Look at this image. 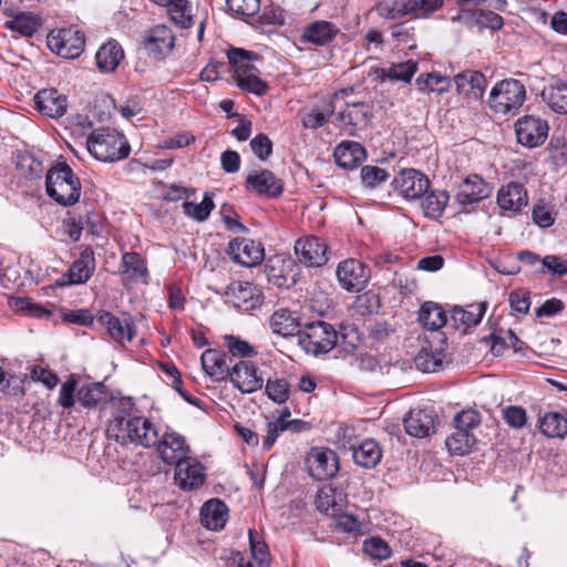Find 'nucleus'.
<instances>
[{
	"mask_svg": "<svg viewBox=\"0 0 567 567\" xmlns=\"http://www.w3.org/2000/svg\"><path fill=\"white\" fill-rule=\"evenodd\" d=\"M132 398H120L112 403V417L106 425V434L118 443H132L151 449L158 443V431L153 422L142 415H134Z\"/></svg>",
	"mask_w": 567,
	"mask_h": 567,
	"instance_id": "obj_1",
	"label": "nucleus"
},
{
	"mask_svg": "<svg viewBox=\"0 0 567 567\" xmlns=\"http://www.w3.org/2000/svg\"><path fill=\"white\" fill-rule=\"evenodd\" d=\"M86 150L97 161L117 162L130 155L131 146L117 131L97 128L87 136Z\"/></svg>",
	"mask_w": 567,
	"mask_h": 567,
	"instance_id": "obj_2",
	"label": "nucleus"
},
{
	"mask_svg": "<svg viewBox=\"0 0 567 567\" xmlns=\"http://www.w3.org/2000/svg\"><path fill=\"white\" fill-rule=\"evenodd\" d=\"M49 197L63 206H72L81 197V182L71 167L61 163L49 169L45 177Z\"/></svg>",
	"mask_w": 567,
	"mask_h": 567,
	"instance_id": "obj_3",
	"label": "nucleus"
},
{
	"mask_svg": "<svg viewBox=\"0 0 567 567\" xmlns=\"http://www.w3.org/2000/svg\"><path fill=\"white\" fill-rule=\"evenodd\" d=\"M526 90L520 81L507 79L497 82L488 96L489 109L496 114L515 113L525 102Z\"/></svg>",
	"mask_w": 567,
	"mask_h": 567,
	"instance_id": "obj_4",
	"label": "nucleus"
},
{
	"mask_svg": "<svg viewBox=\"0 0 567 567\" xmlns=\"http://www.w3.org/2000/svg\"><path fill=\"white\" fill-rule=\"evenodd\" d=\"M338 341V334L333 327L324 321L307 324L299 334V344L302 349L315 355L328 353Z\"/></svg>",
	"mask_w": 567,
	"mask_h": 567,
	"instance_id": "obj_5",
	"label": "nucleus"
},
{
	"mask_svg": "<svg viewBox=\"0 0 567 567\" xmlns=\"http://www.w3.org/2000/svg\"><path fill=\"white\" fill-rule=\"evenodd\" d=\"M85 45L84 33L72 28L59 29L48 35V47L64 59H75L81 55Z\"/></svg>",
	"mask_w": 567,
	"mask_h": 567,
	"instance_id": "obj_6",
	"label": "nucleus"
},
{
	"mask_svg": "<svg viewBox=\"0 0 567 567\" xmlns=\"http://www.w3.org/2000/svg\"><path fill=\"white\" fill-rule=\"evenodd\" d=\"M230 383L243 394H250L262 389L265 380L256 363L239 360L228 371Z\"/></svg>",
	"mask_w": 567,
	"mask_h": 567,
	"instance_id": "obj_7",
	"label": "nucleus"
},
{
	"mask_svg": "<svg viewBox=\"0 0 567 567\" xmlns=\"http://www.w3.org/2000/svg\"><path fill=\"white\" fill-rule=\"evenodd\" d=\"M309 475L317 481L332 478L339 471V458L334 451L328 447H312L306 456Z\"/></svg>",
	"mask_w": 567,
	"mask_h": 567,
	"instance_id": "obj_8",
	"label": "nucleus"
},
{
	"mask_svg": "<svg viewBox=\"0 0 567 567\" xmlns=\"http://www.w3.org/2000/svg\"><path fill=\"white\" fill-rule=\"evenodd\" d=\"M547 122L538 116L524 115L515 122L517 142L528 148L540 146L548 136Z\"/></svg>",
	"mask_w": 567,
	"mask_h": 567,
	"instance_id": "obj_9",
	"label": "nucleus"
},
{
	"mask_svg": "<svg viewBox=\"0 0 567 567\" xmlns=\"http://www.w3.org/2000/svg\"><path fill=\"white\" fill-rule=\"evenodd\" d=\"M154 447L159 458L167 465H175L190 453L186 439L172 429H166L162 435L158 434V443Z\"/></svg>",
	"mask_w": 567,
	"mask_h": 567,
	"instance_id": "obj_10",
	"label": "nucleus"
},
{
	"mask_svg": "<svg viewBox=\"0 0 567 567\" xmlns=\"http://www.w3.org/2000/svg\"><path fill=\"white\" fill-rule=\"evenodd\" d=\"M457 7L460 10L456 16L452 17V22L462 23L467 28L478 27L493 31L499 30L504 24L503 18L492 10H483L474 6Z\"/></svg>",
	"mask_w": 567,
	"mask_h": 567,
	"instance_id": "obj_11",
	"label": "nucleus"
},
{
	"mask_svg": "<svg viewBox=\"0 0 567 567\" xmlns=\"http://www.w3.org/2000/svg\"><path fill=\"white\" fill-rule=\"evenodd\" d=\"M225 302L237 309L249 311L262 301V295L256 286L248 281H233L224 292Z\"/></svg>",
	"mask_w": 567,
	"mask_h": 567,
	"instance_id": "obj_12",
	"label": "nucleus"
},
{
	"mask_svg": "<svg viewBox=\"0 0 567 567\" xmlns=\"http://www.w3.org/2000/svg\"><path fill=\"white\" fill-rule=\"evenodd\" d=\"M265 270L268 280L279 288H290L298 280V266L290 257L275 256L268 259Z\"/></svg>",
	"mask_w": 567,
	"mask_h": 567,
	"instance_id": "obj_13",
	"label": "nucleus"
},
{
	"mask_svg": "<svg viewBox=\"0 0 567 567\" xmlns=\"http://www.w3.org/2000/svg\"><path fill=\"white\" fill-rule=\"evenodd\" d=\"M394 189L406 199L420 198L430 186L426 175L414 168L402 169L392 181Z\"/></svg>",
	"mask_w": 567,
	"mask_h": 567,
	"instance_id": "obj_14",
	"label": "nucleus"
},
{
	"mask_svg": "<svg viewBox=\"0 0 567 567\" xmlns=\"http://www.w3.org/2000/svg\"><path fill=\"white\" fill-rule=\"evenodd\" d=\"M97 321L106 330L110 338L121 346L131 342L135 337V326L128 315L117 318L109 311H101L97 315Z\"/></svg>",
	"mask_w": 567,
	"mask_h": 567,
	"instance_id": "obj_15",
	"label": "nucleus"
},
{
	"mask_svg": "<svg viewBox=\"0 0 567 567\" xmlns=\"http://www.w3.org/2000/svg\"><path fill=\"white\" fill-rule=\"evenodd\" d=\"M337 277L340 286L347 291H360L364 289L369 280L367 267L357 259H346L337 268Z\"/></svg>",
	"mask_w": 567,
	"mask_h": 567,
	"instance_id": "obj_16",
	"label": "nucleus"
},
{
	"mask_svg": "<svg viewBox=\"0 0 567 567\" xmlns=\"http://www.w3.org/2000/svg\"><path fill=\"white\" fill-rule=\"evenodd\" d=\"M295 252L299 261L308 267H321L328 261V246L316 236L298 239L295 244Z\"/></svg>",
	"mask_w": 567,
	"mask_h": 567,
	"instance_id": "obj_17",
	"label": "nucleus"
},
{
	"mask_svg": "<svg viewBox=\"0 0 567 567\" xmlns=\"http://www.w3.org/2000/svg\"><path fill=\"white\" fill-rule=\"evenodd\" d=\"M121 281L128 287L135 284L148 285L150 275L145 259L135 251L122 254L120 264Z\"/></svg>",
	"mask_w": 567,
	"mask_h": 567,
	"instance_id": "obj_18",
	"label": "nucleus"
},
{
	"mask_svg": "<svg viewBox=\"0 0 567 567\" xmlns=\"http://www.w3.org/2000/svg\"><path fill=\"white\" fill-rule=\"evenodd\" d=\"M144 48L155 59H164L175 45L173 31L165 24H157L145 32Z\"/></svg>",
	"mask_w": 567,
	"mask_h": 567,
	"instance_id": "obj_19",
	"label": "nucleus"
},
{
	"mask_svg": "<svg viewBox=\"0 0 567 567\" xmlns=\"http://www.w3.org/2000/svg\"><path fill=\"white\" fill-rule=\"evenodd\" d=\"M206 478L205 468L195 457L187 456L175 464V483L184 491L199 488Z\"/></svg>",
	"mask_w": 567,
	"mask_h": 567,
	"instance_id": "obj_20",
	"label": "nucleus"
},
{
	"mask_svg": "<svg viewBox=\"0 0 567 567\" xmlns=\"http://www.w3.org/2000/svg\"><path fill=\"white\" fill-rule=\"evenodd\" d=\"M227 252L233 261L245 267L259 265L265 256L261 245L249 238L233 239Z\"/></svg>",
	"mask_w": 567,
	"mask_h": 567,
	"instance_id": "obj_21",
	"label": "nucleus"
},
{
	"mask_svg": "<svg viewBox=\"0 0 567 567\" xmlns=\"http://www.w3.org/2000/svg\"><path fill=\"white\" fill-rule=\"evenodd\" d=\"M245 187L248 192L267 198H276L282 194L284 183L271 171L262 169L246 177Z\"/></svg>",
	"mask_w": 567,
	"mask_h": 567,
	"instance_id": "obj_22",
	"label": "nucleus"
},
{
	"mask_svg": "<svg viewBox=\"0 0 567 567\" xmlns=\"http://www.w3.org/2000/svg\"><path fill=\"white\" fill-rule=\"evenodd\" d=\"M371 118V111L365 103H353L347 105L337 116V123L347 135H355L360 130L368 126Z\"/></svg>",
	"mask_w": 567,
	"mask_h": 567,
	"instance_id": "obj_23",
	"label": "nucleus"
},
{
	"mask_svg": "<svg viewBox=\"0 0 567 567\" xmlns=\"http://www.w3.org/2000/svg\"><path fill=\"white\" fill-rule=\"evenodd\" d=\"M491 193V186L481 176L473 174L462 181L455 199L460 205L466 206L487 198Z\"/></svg>",
	"mask_w": 567,
	"mask_h": 567,
	"instance_id": "obj_24",
	"label": "nucleus"
},
{
	"mask_svg": "<svg viewBox=\"0 0 567 567\" xmlns=\"http://www.w3.org/2000/svg\"><path fill=\"white\" fill-rule=\"evenodd\" d=\"M456 91L467 101H478L486 89V78L478 71L467 70L454 76Z\"/></svg>",
	"mask_w": 567,
	"mask_h": 567,
	"instance_id": "obj_25",
	"label": "nucleus"
},
{
	"mask_svg": "<svg viewBox=\"0 0 567 567\" xmlns=\"http://www.w3.org/2000/svg\"><path fill=\"white\" fill-rule=\"evenodd\" d=\"M528 203L525 187L519 183L503 185L497 193V205L502 212L517 213Z\"/></svg>",
	"mask_w": 567,
	"mask_h": 567,
	"instance_id": "obj_26",
	"label": "nucleus"
},
{
	"mask_svg": "<svg viewBox=\"0 0 567 567\" xmlns=\"http://www.w3.org/2000/svg\"><path fill=\"white\" fill-rule=\"evenodd\" d=\"M339 32V28L332 22L318 20L303 28L300 41L322 47L333 41Z\"/></svg>",
	"mask_w": 567,
	"mask_h": 567,
	"instance_id": "obj_27",
	"label": "nucleus"
},
{
	"mask_svg": "<svg viewBox=\"0 0 567 567\" xmlns=\"http://www.w3.org/2000/svg\"><path fill=\"white\" fill-rule=\"evenodd\" d=\"M37 109L47 116L60 117L66 111V99L56 90L39 91L34 96Z\"/></svg>",
	"mask_w": 567,
	"mask_h": 567,
	"instance_id": "obj_28",
	"label": "nucleus"
},
{
	"mask_svg": "<svg viewBox=\"0 0 567 567\" xmlns=\"http://www.w3.org/2000/svg\"><path fill=\"white\" fill-rule=\"evenodd\" d=\"M94 270V251L92 248L86 247L68 270V282L70 285L85 284L92 277Z\"/></svg>",
	"mask_w": 567,
	"mask_h": 567,
	"instance_id": "obj_29",
	"label": "nucleus"
},
{
	"mask_svg": "<svg viewBox=\"0 0 567 567\" xmlns=\"http://www.w3.org/2000/svg\"><path fill=\"white\" fill-rule=\"evenodd\" d=\"M404 427L409 435L425 437L434 432V415L429 410H412L404 419Z\"/></svg>",
	"mask_w": 567,
	"mask_h": 567,
	"instance_id": "obj_30",
	"label": "nucleus"
},
{
	"mask_svg": "<svg viewBox=\"0 0 567 567\" xmlns=\"http://www.w3.org/2000/svg\"><path fill=\"white\" fill-rule=\"evenodd\" d=\"M227 518V506L220 499H209L203 505L200 509V522L207 529L219 530L224 528Z\"/></svg>",
	"mask_w": 567,
	"mask_h": 567,
	"instance_id": "obj_31",
	"label": "nucleus"
},
{
	"mask_svg": "<svg viewBox=\"0 0 567 567\" xmlns=\"http://www.w3.org/2000/svg\"><path fill=\"white\" fill-rule=\"evenodd\" d=\"M336 110L333 99L324 101L321 105L305 109L299 112L302 126L316 130L327 124Z\"/></svg>",
	"mask_w": 567,
	"mask_h": 567,
	"instance_id": "obj_32",
	"label": "nucleus"
},
{
	"mask_svg": "<svg viewBox=\"0 0 567 567\" xmlns=\"http://www.w3.org/2000/svg\"><path fill=\"white\" fill-rule=\"evenodd\" d=\"M336 163L343 168L352 169L365 159V150L358 142L344 141L333 153Z\"/></svg>",
	"mask_w": 567,
	"mask_h": 567,
	"instance_id": "obj_33",
	"label": "nucleus"
},
{
	"mask_svg": "<svg viewBox=\"0 0 567 567\" xmlns=\"http://www.w3.org/2000/svg\"><path fill=\"white\" fill-rule=\"evenodd\" d=\"M123 58L124 51L115 40L101 45L95 54L96 65L104 73L115 71Z\"/></svg>",
	"mask_w": 567,
	"mask_h": 567,
	"instance_id": "obj_34",
	"label": "nucleus"
},
{
	"mask_svg": "<svg viewBox=\"0 0 567 567\" xmlns=\"http://www.w3.org/2000/svg\"><path fill=\"white\" fill-rule=\"evenodd\" d=\"M200 362L205 373L216 381L224 380L228 375L229 368L226 364V355L219 350H205L202 353Z\"/></svg>",
	"mask_w": 567,
	"mask_h": 567,
	"instance_id": "obj_35",
	"label": "nucleus"
},
{
	"mask_svg": "<svg viewBox=\"0 0 567 567\" xmlns=\"http://www.w3.org/2000/svg\"><path fill=\"white\" fill-rule=\"evenodd\" d=\"M274 333L282 337L293 336L299 331V320L295 312L287 308L276 310L269 320Z\"/></svg>",
	"mask_w": 567,
	"mask_h": 567,
	"instance_id": "obj_36",
	"label": "nucleus"
},
{
	"mask_svg": "<svg viewBox=\"0 0 567 567\" xmlns=\"http://www.w3.org/2000/svg\"><path fill=\"white\" fill-rule=\"evenodd\" d=\"M486 303H472L466 306V308L455 307L452 310V320L454 321L456 328L463 327L464 330L467 328H472L477 326L483 316L486 312Z\"/></svg>",
	"mask_w": 567,
	"mask_h": 567,
	"instance_id": "obj_37",
	"label": "nucleus"
},
{
	"mask_svg": "<svg viewBox=\"0 0 567 567\" xmlns=\"http://www.w3.org/2000/svg\"><path fill=\"white\" fill-rule=\"evenodd\" d=\"M352 456L359 466L373 468L382 458V450L377 441L364 440L360 445L353 447Z\"/></svg>",
	"mask_w": 567,
	"mask_h": 567,
	"instance_id": "obj_38",
	"label": "nucleus"
},
{
	"mask_svg": "<svg viewBox=\"0 0 567 567\" xmlns=\"http://www.w3.org/2000/svg\"><path fill=\"white\" fill-rule=\"evenodd\" d=\"M342 494L332 485H323L317 492L315 504L318 511L327 515H337L341 511Z\"/></svg>",
	"mask_w": 567,
	"mask_h": 567,
	"instance_id": "obj_39",
	"label": "nucleus"
},
{
	"mask_svg": "<svg viewBox=\"0 0 567 567\" xmlns=\"http://www.w3.org/2000/svg\"><path fill=\"white\" fill-rule=\"evenodd\" d=\"M542 434L550 439H564L567 435V417L558 412H547L538 420Z\"/></svg>",
	"mask_w": 567,
	"mask_h": 567,
	"instance_id": "obj_40",
	"label": "nucleus"
},
{
	"mask_svg": "<svg viewBox=\"0 0 567 567\" xmlns=\"http://www.w3.org/2000/svg\"><path fill=\"white\" fill-rule=\"evenodd\" d=\"M544 102L556 113H567V83L557 81L542 92Z\"/></svg>",
	"mask_w": 567,
	"mask_h": 567,
	"instance_id": "obj_41",
	"label": "nucleus"
},
{
	"mask_svg": "<svg viewBox=\"0 0 567 567\" xmlns=\"http://www.w3.org/2000/svg\"><path fill=\"white\" fill-rule=\"evenodd\" d=\"M76 398L82 406L96 408L106 400V386L101 382L84 383L78 389Z\"/></svg>",
	"mask_w": 567,
	"mask_h": 567,
	"instance_id": "obj_42",
	"label": "nucleus"
},
{
	"mask_svg": "<svg viewBox=\"0 0 567 567\" xmlns=\"http://www.w3.org/2000/svg\"><path fill=\"white\" fill-rule=\"evenodd\" d=\"M419 321L429 330H437L446 323V313L439 303L427 301L419 311Z\"/></svg>",
	"mask_w": 567,
	"mask_h": 567,
	"instance_id": "obj_43",
	"label": "nucleus"
},
{
	"mask_svg": "<svg viewBox=\"0 0 567 567\" xmlns=\"http://www.w3.org/2000/svg\"><path fill=\"white\" fill-rule=\"evenodd\" d=\"M169 20L182 29H188L194 24L189 0H171L166 4Z\"/></svg>",
	"mask_w": 567,
	"mask_h": 567,
	"instance_id": "obj_44",
	"label": "nucleus"
},
{
	"mask_svg": "<svg viewBox=\"0 0 567 567\" xmlns=\"http://www.w3.org/2000/svg\"><path fill=\"white\" fill-rule=\"evenodd\" d=\"M449 200L450 195L446 190H432L422 200L421 208L427 218L437 219L442 216Z\"/></svg>",
	"mask_w": 567,
	"mask_h": 567,
	"instance_id": "obj_45",
	"label": "nucleus"
},
{
	"mask_svg": "<svg viewBox=\"0 0 567 567\" xmlns=\"http://www.w3.org/2000/svg\"><path fill=\"white\" fill-rule=\"evenodd\" d=\"M4 27L21 35L32 37L38 31L40 23L35 16L29 12H21L11 20L6 21Z\"/></svg>",
	"mask_w": 567,
	"mask_h": 567,
	"instance_id": "obj_46",
	"label": "nucleus"
},
{
	"mask_svg": "<svg viewBox=\"0 0 567 567\" xmlns=\"http://www.w3.org/2000/svg\"><path fill=\"white\" fill-rule=\"evenodd\" d=\"M184 214L195 221L203 223L208 219L210 213L215 208L213 197L209 193H205L203 200L197 204L194 202H184L182 204Z\"/></svg>",
	"mask_w": 567,
	"mask_h": 567,
	"instance_id": "obj_47",
	"label": "nucleus"
},
{
	"mask_svg": "<svg viewBox=\"0 0 567 567\" xmlns=\"http://www.w3.org/2000/svg\"><path fill=\"white\" fill-rule=\"evenodd\" d=\"M228 60L234 71L235 81L256 70L251 64V53L246 50L231 49L228 52Z\"/></svg>",
	"mask_w": 567,
	"mask_h": 567,
	"instance_id": "obj_48",
	"label": "nucleus"
},
{
	"mask_svg": "<svg viewBox=\"0 0 567 567\" xmlns=\"http://www.w3.org/2000/svg\"><path fill=\"white\" fill-rule=\"evenodd\" d=\"M475 443L473 433L455 430L445 441L447 450L452 454L464 455L468 453Z\"/></svg>",
	"mask_w": 567,
	"mask_h": 567,
	"instance_id": "obj_49",
	"label": "nucleus"
},
{
	"mask_svg": "<svg viewBox=\"0 0 567 567\" xmlns=\"http://www.w3.org/2000/svg\"><path fill=\"white\" fill-rule=\"evenodd\" d=\"M265 385V393L275 403L282 404L289 400L290 382L285 378L268 379Z\"/></svg>",
	"mask_w": 567,
	"mask_h": 567,
	"instance_id": "obj_50",
	"label": "nucleus"
},
{
	"mask_svg": "<svg viewBox=\"0 0 567 567\" xmlns=\"http://www.w3.org/2000/svg\"><path fill=\"white\" fill-rule=\"evenodd\" d=\"M417 71V63L406 60L400 63H392L388 69L382 70V76L393 81L410 82Z\"/></svg>",
	"mask_w": 567,
	"mask_h": 567,
	"instance_id": "obj_51",
	"label": "nucleus"
},
{
	"mask_svg": "<svg viewBox=\"0 0 567 567\" xmlns=\"http://www.w3.org/2000/svg\"><path fill=\"white\" fill-rule=\"evenodd\" d=\"M375 10L381 18L388 20H396L410 16L408 0L382 1L375 6Z\"/></svg>",
	"mask_w": 567,
	"mask_h": 567,
	"instance_id": "obj_52",
	"label": "nucleus"
},
{
	"mask_svg": "<svg viewBox=\"0 0 567 567\" xmlns=\"http://www.w3.org/2000/svg\"><path fill=\"white\" fill-rule=\"evenodd\" d=\"M224 343L227 348L228 352L236 358H240L241 360L251 358L256 355L255 348L249 344L247 341L240 339L239 337L235 336H225L224 337Z\"/></svg>",
	"mask_w": 567,
	"mask_h": 567,
	"instance_id": "obj_53",
	"label": "nucleus"
},
{
	"mask_svg": "<svg viewBox=\"0 0 567 567\" xmlns=\"http://www.w3.org/2000/svg\"><path fill=\"white\" fill-rule=\"evenodd\" d=\"M443 0H408L409 12L413 18H429L443 7Z\"/></svg>",
	"mask_w": 567,
	"mask_h": 567,
	"instance_id": "obj_54",
	"label": "nucleus"
},
{
	"mask_svg": "<svg viewBox=\"0 0 567 567\" xmlns=\"http://www.w3.org/2000/svg\"><path fill=\"white\" fill-rule=\"evenodd\" d=\"M416 85L423 92L443 93L449 89V80L439 73H429L425 76L420 75L416 79Z\"/></svg>",
	"mask_w": 567,
	"mask_h": 567,
	"instance_id": "obj_55",
	"label": "nucleus"
},
{
	"mask_svg": "<svg viewBox=\"0 0 567 567\" xmlns=\"http://www.w3.org/2000/svg\"><path fill=\"white\" fill-rule=\"evenodd\" d=\"M9 305L16 312H22L28 316L43 317L50 315V311L43 306L33 302L27 297L11 298Z\"/></svg>",
	"mask_w": 567,
	"mask_h": 567,
	"instance_id": "obj_56",
	"label": "nucleus"
},
{
	"mask_svg": "<svg viewBox=\"0 0 567 567\" xmlns=\"http://www.w3.org/2000/svg\"><path fill=\"white\" fill-rule=\"evenodd\" d=\"M228 9L237 17L249 18L260 10V0H226Z\"/></svg>",
	"mask_w": 567,
	"mask_h": 567,
	"instance_id": "obj_57",
	"label": "nucleus"
},
{
	"mask_svg": "<svg viewBox=\"0 0 567 567\" xmlns=\"http://www.w3.org/2000/svg\"><path fill=\"white\" fill-rule=\"evenodd\" d=\"M388 177L389 174L381 167L365 165L361 168V181L368 188H375L378 185L385 182Z\"/></svg>",
	"mask_w": 567,
	"mask_h": 567,
	"instance_id": "obj_58",
	"label": "nucleus"
},
{
	"mask_svg": "<svg viewBox=\"0 0 567 567\" xmlns=\"http://www.w3.org/2000/svg\"><path fill=\"white\" fill-rule=\"evenodd\" d=\"M235 82L243 91L254 93L256 95H262L268 91V84L257 76L255 71L239 78Z\"/></svg>",
	"mask_w": 567,
	"mask_h": 567,
	"instance_id": "obj_59",
	"label": "nucleus"
},
{
	"mask_svg": "<svg viewBox=\"0 0 567 567\" xmlns=\"http://www.w3.org/2000/svg\"><path fill=\"white\" fill-rule=\"evenodd\" d=\"M481 423L480 413L475 410H463L454 417L455 430L472 433Z\"/></svg>",
	"mask_w": 567,
	"mask_h": 567,
	"instance_id": "obj_60",
	"label": "nucleus"
},
{
	"mask_svg": "<svg viewBox=\"0 0 567 567\" xmlns=\"http://www.w3.org/2000/svg\"><path fill=\"white\" fill-rule=\"evenodd\" d=\"M75 392L78 393V382L70 375L60 388L58 403L64 409H71L75 404Z\"/></svg>",
	"mask_w": 567,
	"mask_h": 567,
	"instance_id": "obj_61",
	"label": "nucleus"
},
{
	"mask_svg": "<svg viewBox=\"0 0 567 567\" xmlns=\"http://www.w3.org/2000/svg\"><path fill=\"white\" fill-rule=\"evenodd\" d=\"M532 218L534 223L542 228H547L555 221L551 206L544 202H538L534 205L532 210Z\"/></svg>",
	"mask_w": 567,
	"mask_h": 567,
	"instance_id": "obj_62",
	"label": "nucleus"
},
{
	"mask_svg": "<svg viewBox=\"0 0 567 567\" xmlns=\"http://www.w3.org/2000/svg\"><path fill=\"white\" fill-rule=\"evenodd\" d=\"M252 153L260 159L266 161L272 153V142L262 133L257 134L249 143Z\"/></svg>",
	"mask_w": 567,
	"mask_h": 567,
	"instance_id": "obj_63",
	"label": "nucleus"
},
{
	"mask_svg": "<svg viewBox=\"0 0 567 567\" xmlns=\"http://www.w3.org/2000/svg\"><path fill=\"white\" fill-rule=\"evenodd\" d=\"M363 549L369 556L378 559H386L391 554V549L388 544L379 537H372L365 540Z\"/></svg>",
	"mask_w": 567,
	"mask_h": 567,
	"instance_id": "obj_64",
	"label": "nucleus"
}]
</instances>
